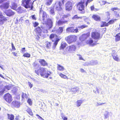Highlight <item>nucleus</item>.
I'll list each match as a JSON object with an SVG mask.
<instances>
[{"mask_svg": "<svg viewBox=\"0 0 120 120\" xmlns=\"http://www.w3.org/2000/svg\"><path fill=\"white\" fill-rule=\"evenodd\" d=\"M35 71L38 75H39L40 74L42 76L46 78H47L51 73L50 72L48 71L46 68H40L39 69L35 70Z\"/></svg>", "mask_w": 120, "mask_h": 120, "instance_id": "f257e3e1", "label": "nucleus"}, {"mask_svg": "<svg viewBox=\"0 0 120 120\" xmlns=\"http://www.w3.org/2000/svg\"><path fill=\"white\" fill-rule=\"evenodd\" d=\"M52 22L50 19L47 20V22L46 23V26L43 27H42L43 34L44 33H47L48 32V30L50 29L52 27Z\"/></svg>", "mask_w": 120, "mask_h": 120, "instance_id": "f03ea898", "label": "nucleus"}, {"mask_svg": "<svg viewBox=\"0 0 120 120\" xmlns=\"http://www.w3.org/2000/svg\"><path fill=\"white\" fill-rule=\"evenodd\" d=\"M34 1L32 0H23L22 1L23 6L26 8H31L32 9L33 8L32 5Z\"/></svg>", "mask_w": 120, "mask_h": 120, "instance_id": "7ed1b4c3", "label": "nucleus"}, {"mask_svg": "<svg viewBox=\"0 0 120 120\" xmlns=\"http://www.w3.org/2000/svg\"><path fill=\"white\" fill-rule=\"evenodd\" d=\"M35 31L38 34L37 35V38H40V36H41V38H44L45 36L44 34H43V33L41 32V30L40 27L38 26L37 27L35 30Z\"/></svg>", "mask_w": 120, "mask_h": 120, "instance_id": "20e7f679", "label": "nucleus"}, {"mask_svg": "<svg viewBox=\"0 0 120 120\" xmlns=\"http://www.w3.org/2000/svg\"><path fill=\"white\" fill-rule=\"evenodd\" d=\"M77 39V37L75 35H71L68 36L67 38V41L69 44L75 41Z\"/></svg>", "mask_w": 120, "mask_h": 120, "instance_id": "39448f33", "label": "nucleus"}, {"mask_svg": "<svg viewBox=\"0 0 120 120\" xmlns=\"http://www.w3.org/2000/svg\"><path fill=\"white\" fill-rule=\"evenodd\" d=\"M84 3L83 1H81L78 3L77 5L78 9L80 11H82L81 13H84L85 12L84 11V6L83 5Z\"/></svg>", "mask_w": 120, "mask_h": 120, "instance_id": "423d86ee", "label": "nucleus"}, {"mask_svg": "<svg viewBox=\"0 0 120 120\" xmlns=\"http://www.w3.org/2000/svg\"><path fill=\"white\" fill-rule=\"evenodd\" d=\"M40 15L41 16H42V19L43 21H45V20H47H47L48 19L47 14L46 13L43 11H40Z\"/></svg>", "mask_w": 120, "mask_h": 120, "instance_id": "0eeeda50", "label": "nucleus"}, {"mask_svg": "<svg viewBox=\"0 0 120 120\" xmlns=\"http://www.w3.org/2000/svg\"><path fill=\"white\" fill-rule=\"evenodd\" d=\"M4 99L8 103H10L12 101L11 97L10 94L9 93H7L4 96Z\"/></svg>", "mask_w": 120, "mask_h": 120, "instance_id": "6e6552de", "label": "nucleus"}, {"mask_svg": "<svg viewBox=\"0 0 120 120\" xmlns=\"http://www.w3.org/2000/svg\"><path fill=\"white\" fill-rule=\"evenodd\" d=\"M111 54L113 58L117 62L119 61H120L118 56L117 54L115 51V50H113Z\"/></svg>", "mask_w": 120, "mask_h": 120, "instance_id": "1a4fd4ad", "label": "nucleus"}, {"mask_svg": "<svg viewBox=\"0 0 120 120\" xmlns=\"http://www.w3.org/2000/svg\"><path fill=\"white\" fill-rule=\"evenodd\" d=\"M72 3L68 1L65 4V8L66 10L69 11L71 10L72 8Z\"/></svg>", "mask_w": 120, "mask_h": 120, "instance_id": "9d476101", "label": "nucleus"}, {"mask_svg": "<svg viewBox=\"0 0 120 120\" xmlns=\"http://www.w3.org/2000/svg\"><path fill=\"white\" fill-rule=\"evenodd\" d=\"M67 49L70 52L74 53L76 50V47L75 45H72L68 46Z\"/></svg>", "mask_w": 120, "mask_h": 120, "instance_id": "9b49d317", "label": "nucleus"}, {"mask_svg": "<svg viewBox=\"0 0 120 120\" xmlns=\"http://www.w3.org/2000/svg\"><path fill=\"white\" fill-rule=\"evenodd\" d=\"M91 36L94 39L98 40L100 39V34L98 32H93L92 33Z\"/></svg>", "mask_w": 120, "mask_h": 120, "instance_id": "f8f14e48", "label": "nucleus"}, {"mask_svg": "<svg viewBox=\"0 0 120 120\" xmlns=\"http://www.w3.org/2000/svg\"><path fill=\"white\" fill-rule=\"evenodd\" d=\"M116 20V19L112 20L107 23H106L105 22H103L102 25H101V27L108 26L110 24H112L113 23L114 21Z\"/></svg>", "mask_w": 120, "mask_h": 120, "instance_id": "ddd939ff", "label": "nucleus"}, {"mask_svg": "<svg viewBox=\"0 0 120 120\" xmlns=\"http://www.w3.org/2000/svg\"><path fill=\"white\" fill-rule=\"evenodd\" d=\"M55 5L56 7V9L58 11H60L62 10L61 6L62 5L60 2L55 3Z\"/></svg>", "mask_w": 120, "mask_h": 120, "instance_id": "4468645a", "label": "nucleus"}, {"mask_svg": "<svg viewBox=\"0 0 120 120\" xmlns=\"http://www.w3.org/2000/svg\"><path fill=\"white\" fill-rule=\"evenodd\" d=\"M4 12L7 16H9L13 15L15 14L14 12L11 9L5 10Z\"/></svg>", "mask_w": 120, "mask_h": 120, "instance_id": "2eb2a0df", "label": "nucleus"}, {"mask_svg": "<svg viewBox=\"0 0 120 120\" xmlns=\"http://www.w3.org/2000/svg\"><path fill=\"white\" fill-rule=\"evenodd\" d=\"M66 31L67 32L77 33L78 32V29L77 28L74 29L73 27H70L66 29Z\"/></svg>", "mask_w": 120, "mask_h": 120, "instance_id": "dca6fc26", "label": "nucleus"}, {"mask_svg": "<svg viewBox=\"0 0 120 120\" xmlns=\"http://www.w3.org/2000/svg\"><path fill=\"white\" fill-rule=\"evenodd\" d=\"M90 36L89 33H87L86 34H82V35L80 37V39L81 41H84L86 39L88 38Z\"/></svg>", "mask_w": 120, "mask_h": 120, "instance_id": "f3484780", "label": "nucleus"}, {"mask_svg": "<svg viewBox=\"0 0 120 120\" xmlns=\"http://www.w3.org/2000/svg\"><path fill=\"white\" fill-rule=\"evenodd\" d=\"M9 4L8 2L5 3L2 5H0V8L2 10L7 9L9 6Z\"/></svg>", "mask_w": 120, "mask_h": 120, "instance_id": "a211bd4d", "label": "nucleus"}, {"mask_svg": "<svg viewBox=\"0 0 120 120\" xmlns=\"http://www.w3.org/2000/svg\"><path fill=\"white\" fill-rule=\"evenodd\" d=\"M56 37L55 38V37H54V39H53L54 40L53 41H55V42L54 43L53 47H52V48L54 49L55 48L56 46L58 43V42L59 41V39L57 38V35H56Z\"/></svg>", "mask_w": 120, "mask_h": 120, "instance_id": "6ab92c4d", "label": "nucleus"}, {"mask_svg": "<svg viewBox=\"0 0 120 120\" xmlns=\"http://www.w3.org/2000/svg\"><path fill=\"white\" fill-rule=\"evenodd\" d=\"M68 21H62L61 20H59L58 21H56V24L59 26L62 25L64 24L67 23Z\"/></svg>", "mask_w": 120, "mask_h": 120, "instance_id": "aec40b11", "label": "nucleus"}, {"mask_svg": "<svg viewBox=\"0 0 120 120\" xmlns=\"http://www.w3.org/2000/svg\"><path fill=\"white\" fill-rule=\"evenodd\" d=\"M38 61L41 65L45 66L47 65L46 62L44 59H39V60Z\"/></svg>", "mask_w": 120, "mask_h": 120, "instance_id": "412c9836", "label": "nucleus"}, {"mask_svg": "<svg viewBox=\"0 0 120 120\" xmlns=\"http://www.w3.org/2000/svg\"><path fill=\"white\" fill-rule=\"evenodd\" d=\"M57 70L62 71H64L65 69L63 66L60 64H57Z\"/></svg>", "mask_w": 120, "mask_h": 120, "instance_id": "4be33fe9", "label": "nucleus"}, {"mask_svg": "<svg viewBox=\"0 0 120 120\" xmlns=\"http://www.w3.org/2000/svg\"><path fill=\"white\" fill-rule=\"evenodd\" d=\"M63 27H60L56 31V32L59 34H60L62 33L63 30Z\"/></svg>", "mask_w": 120, "mask_h": 120, "instance_id": "5701e85b", "label": "nucleus"}, {"mask_svg": "<svg viewBox=\"0 0 120 120\" xmlns=\"http://www.w3.org/2000/svg\"><path fill=\"white\" fill-rule=\"evenodd\" d=\"M13 104L15 107L19 108L20 106V102L18 101H13L12 102Z\"/></svg>", "mask_w": 120, "mask_h": 120, "instance_id": "b1692460", "label": "nucleus"}, {"mask_svg": "<svg viewBox=\"0 0 120 120\" xmlns=\"http://www.w3.org/2000/svg\"><path fill=\"white\" fill-rule=\"evenodd\" d=\"M93 41L91 39H90L89 40H87V41L86 43L87 44H89L91 46H93L94 45L98 44V43H96L95 44L93 43Z\"/></svg>", "mask_w": 120, "mask_h": 120, "instance_id": "393cba45", "label": "nucleus"}, {"mask_svg": "<svg viewBox=\"0 0 120 120\" xmlns=\"http://www.w3.org/2000/svg\"><path fill=\"white\" fill-rule=\"evenodd\" d=\"M26 111L31 116H32L33 114L31 110L29 107H27L26 108Z\"/></svg>", "mask_w": 120, "mask_h": 120, "instance_id": "a878e982", "label": "nucleus"}, {"mask_svg": "<svg viewBox=\"0 0 120 120\" xmlns=\"http://www.w3.org/2000/svg\"><path fill=\"white\" fill-rule=\"evenodd\" d=\"M22 100H25L27 99L28 95L26 94L22 93Z\"/></svg>", "mask_w": 120, "mask_h": 120, "instance_id": "bb28decb", "label": "nucleus"}, {"mask_svg": "<svg viewBox=\"0 0 120 120\" xmlns=\"http://www.w3.org/2000/svg\"><path fill=\"white\" fill-rule=\"evenodd\" d=\"M8 118L10 120H14V116L12 114H7Z\"/></svg>", "mask_w": 120, "mask_h": 120, "instance_id": "cd10ccee", "label": "nucleus"}, {"mask_svg": "<svg viewBox=\"0 0 120 120\" xmlns=\"http://www.w3.org/2000/svg\"><path fill=\"white\" fill-rule=\"evenodd\" d=\"M17 6L16 4L14 3H12L11 5V8L12 9L16 10V8Z\"/></svg>", "mask_w": 120, "mask_h": 120, "instance_id": "c85d7f7f", "label": "nucleus"}, {"mask_svg": "<svg viewBox=\"0 0 120 120\" xmlns=\"http://www.w3.org/2000/svg\"><path fill=\"white\" fill-rule=\"evenodd\" d=\"M95 20L97 21L100 20V17L98 15H94L92 17Z\"/></svg>", "mask_w": 120, "mask_h": 120, "instance_id": "c756f323", "label": "nucleus"}, {"mask_svg": "<svg viewBox=\"0 0 120 120\" xmlns=\"http://www.w3.org/2000/svg\"><path fill=\"white\" fill-rule=\"evenodd\" d=\"M79 88L77 87L75 88H72L71 89V90L74 93H75L77 91H79Z\"/></svg>", "mask_w": 120, "mask_h": 120, "instance_id": "7c9ffc66", "label": "nucleus"}, {"mask_svg": "<svg viewBox=\"0 0 120 120\" xmlns=\"http://www.w3.org/2000/svg\"><path fill=\"white\" fill-rule=\"evenodd\" d=\"M82 100H78L76 102L77 106L78 107L80 106L82 103Z\"/></svg>", "mask_w": 120, "mask_h": 120, "instance_id": "2f4dec72", "label": "nucleus"}, {"mask_svg": "<svg viewBox=\"0 0 120 120\" xmlns=\"http://www.w3.org/2000/svg\"><path fill=\"white\" fill-rule=\"evenodd\" d=\"M110 113L111 112H109L108 111H106L105 112V113L104 114V118L106 119L109 117V115Z\"/></svg>", "mask_w": 120, "mask_h": 120, "instance_id": "473e14b6", "label": "nucleus"}, {"mask_svg": "<svg viewBox=\"0 0 120 120\" xmlns=\"http://www.w3.org/2000/svg\"><path fill=\"white\" fill-rule=\"evenodd\" d=\"M119 33L117 34L115 36V39L116 41H117L120 40V36L119 35Z\"/></svg>", "mask_w": 120, "mask_h": 120, "instance_id": "72a5a7b5", "label": "nucleus"}, {"mask_svg": "<svg viewBox=\"0 0 120 120\" xmlns=\"http://www.w3.org/2000/svg\"><path fill=\"white\" fill-rule=\"evenodd\" d=\"M21 8V7H19L16 10L19 13H22L23 11V10Z\"/></svg>", "mask_w": 120, "mask_h": 120, "instance_id": "f704fd0d", "label": "nucleus"}, {"mask_svg": "<svg viewBox=\"0 0 120 120\" xmlns=\"http://www.w3.org/2000/svg\"><path fill=\"white\" fill-rule=\"evenodd\" d=\"M91 65H94L97 64L98 63V62L96 60H92L90 62Z\"/></svg>", "mask_w": 120, "mask_h": 120, "instance_id": "c9c22d12", "label": "nucleus"}, {"mask_svg": "<svg viewBox=\"0 0 120 120\" xmlns=\"http://www.w3.org/2000/svg\"><path fill=\"white\" fill-rule=\"evenodd\" d=\"M60 76L62 78L64 79H68V77L66 75L63 74L61 73H60L59 74Z\"/></svg>", "mask_w": 120, "mask_h": 120, "instance_id": "e433bc0d", "label": "nucleus"}, {"mask_svg": "<svg viewBox=\"0 0 120 120\" xmlns=\"http://www.w3.org/2000/svg\"><path fill=\"white\" fill-rule=\"evenodd\" d=\"M53 0H46L45 2V4L47 6H49L50 5Z\"/></svg>", "mask_w": 120, "mask_h": 120, "instance_id": "4c0bfd02", "label": "nucleus"}, {"mask_svg": "<svg viewBox=\"0 0 120 120\" xmlns=\"http://www.w3.org/2000/svg\"><path fill=\"white\" fill-rule=\"evenodd\" d=\"M67 44H66L64 42H62L60 46V48L62 49H64L66 46Z\"/></svg>", "mask_w": 120, "mask_h": 120, "instance_id": "58836bf2", "label": "nucleus"}, {"mask_svg": "<svg viewBox=\"0 0 120 120\" xmlns=\"http://www.w3.org/2000/svg\"><path fill=\"white\" fill-rule=\"evenodd\" d=\"M55 37V38L56 37V34H51L50 36V38L52 40V41H54V40H53V39H54V37Z\"/></svg>", "mask_w": 120, "mask_h": 120, "instance_id": "ea45409f", "label": "nucleus"}, {"mask_svg": "<svg viewBox=\"0 0 120 120\" xmlns=\"http://www.w3.org/2000/svg\"><path fill=\"white\" fill-rule=\"evenodd\" d=\"M51 43L49 42H47L46 44V47L48 48H50L51 47Z\"/></svg>", "mask_w": 120, "mask_h": 120, "instance_id": "a19ab883", "label": "nucleus"}, {"mask_svg": "<svg viewBox=\"0 0 120 120\" xmlns=\"http://www.w3.org/2000/svg\"><path fill=\"white\" fill-rule=\"evenodd\" d=\"M11 85H9L8 86H5L4 87V89L5 90V89H7V90H9L10 89L11 87Z\"/></svg>", "mask_w": 120, "mask_h": 120, "instance_id": "79ce46f5", "label": "nucleus"}, {"mask_svg": "<svg viewBox=\"0 0 120 120\" xmlns=\"http://www.w3.org/2000/svg\"><path fill=\"white\" fill-rule=\"evenodd\" d=\"M30 54L27 52L25 53L23 55V56L24 57H30Z\"/></svg>", "mask_w": 120, "mask_h": 120, "instance_id": "37998d69", "label": "nucleus"}, {"mask_svg": "<svg viewBox=\"0 0 120 120\" xmlns=\"http://www.w3.org/2000/svg\"><path fill=\"white\" fill-rule=\"evenodd\" d=\"M82 18V17H78L77 15H76L74 16L72 18V19H81Z\"/></svg>", "mask_w": 120, "mask_h": 120, "instance_id": "c03bdc74", "label": "nucleus"}, {"mask_svg": "<svg viewBox=\"0 0 120 120\" xmlns=\"http://www.w3.org/2000/svg\"><path fill=\"white\" fill-rule=\"evenodd\" d=\"M50 13L54 15V9L52 7L50 8Z\"/></svg>", "mask_w": 120, "mask_h": 120, "instance_id": "a18cd8bd", "label": "nucleus"}, {"mask_svg": "<svg viewBox=\"0 0 120 120\" xmlns=\"http://www.w3.org/2000/svg\"><path fill=\"white\" fill-rule=\"evenodd\" d=\"M114 14H115V16L116 18H118L120 17L119 14L117 13V12L116 11H114Z\"/></svg>", "mask_w": 120, "mask_h": 120, "instance_id": "49530a36", "label": "nucleus"}, {"mask_svg": "<svg viewBox=\"0 0 120 120\" xmlns=\"http://www.w3.org/2000/svg\"><path fill=\"white\" fill-rule=\"evenodd\" d=\"M111 11H114L115 10H119V9L117 7H115L114 8H111Z\"/></svg>", "mask_w": 120, "mask_h": 120, "instance_id": "de8ad7c7", "label": "nucleus"}, {"mask_svg": "<svg viewBox=\"0 0 120 120\" xmlns=\"http://www.w3.org/2000/svg\"><path fill=\"white\" fill-rule=\"evenodd\" d=\"M91 11L94 10V11H98L99 10V9H98L94 8V7L93 6H91Z\"/></svg>", "mask_w": 120, "mask_h": 120, "instance_id": "09e8293b", "label": "nucleus"}, {"mask_svg": "<svg viewBox=\"0 0 120 120\" xmlns=\"http://www.w3.org/2000/svg\"><path fill=\"white\" fill-rule=\"evenodd\" d=\"M106 103H98V102H97V104L96 105L97 106H100V105H103L104 104Z\"/></svg>", "mask_w": 120, "mask_h": 120, "instance_id": "8fccbe9b", "label": "nucleus"}, {"mask_svg": "<svg viewBox=\"0 0 120 120\" xmlns=\"http://www.w3.org/2000/svg\"><path fill=\"white\" fill-rule=\"evenodd\" d=\"M90 64V63L88 62H86L83 64V65L84 66H88L89 65H91Z\"/></svg>", "mask_w": 120, "mask_h": 120, "instance_id": "3c124183", "label": "nucleus"}, {"mask_svg": "<svg viewBox=\"0 0 120 120\" xmlns=\"http://www.w3.org/2000/svg\"><path fill=\"white\" fill-rule=\"evenodd\" d=\"M27 102L30 105H31L32 104V101H31V100L30 99H28L27 100Z\"/></svg>", "mask_w": 120, "mask_h": 120, "instance_id": "603ef678", "label": "nucleus"}, {"mask_svg": "<svg viewBox=\"0 0 120 120\" xmlns=\"http://www.w3.org/2000/svg\"><path fill=\"white\" fill-rule=\"evenodd\" d=\"M93 92L95 94L99 93L97 87H96V90H94Z\"/></svg>", "mask_w": 120, "mask_h": 120, "instance_id": "864d4df0", "label": "nucleus"}, {"mask_svg": "<svg viewBox=\"0 0 120 120\" xmlns=\"http://www.w3.org/2000/svg\"><path fill=\"white\" fill-rule=\"evenodd\" d=\"M77 55L79 56V58L80 60H84V59H83V58L82 57L81 55L79 54H78Z\"/></svg>", "mask_w": 120, "mask_h": 120, "instance_id": "5fc2aeb1", "label": "nucleus"}, {"mask_svg": "<svg viewBox=\"0 0 120 120\" xmlns=\"http://www.w3.org/2000/svg\"><path fill=\"white\" fill-rule=\"evenodd\" d=\"M11 46H12V49L13 50H14L15 51L16 50L14 46V45L13 44V43L12 42L11 43Z\"/></svg>", "mask_w": 120, "mask_h": 120, "instance_id": "6e6d98bb", "label": "nucleus"}, {"mask_svg": "<svg viewBox=\"0 0 120 120\" xmlns=\"http://www.w3.org/2000/svg\"><path fill=\"white\" fill-rule=\"evenodd\" d=\"M106 3L105 1H101V5H103L105 4Z\"/></svg>", "mask_w": 120, "mask_h": 120, "instance_id": "4d7b16f0", "label": "nucleus"}, {"mask_svg": "<svg viewBox=\"0 0 120 120\" xmlns=\"http://www.w3.org/2000/svg\"><path fill=\"white\" fill-rule=\"evenodd\" d=\"M5 91V90L3 89L2 91H0V95L3 94V93Z\"/></svg>", "mask_w": 120, "mask_h": 120, "instance_id": "13d9d810", "label": "nucleus"}, {"mask_svg": "<svg viewBox=\"0 0 120 120\" xmlns=\"http://www.w3.org/2000/svg\"><path fill=\"white\" fill-rule=\"evenodd\" d=\"M87 26L86 25H83L82 26H79V27H80V28H81V29H82L84 28H85L86 27H87Z\"/></svg>", "mask_w": 120, "mask_h": 120, "instance_id": "bf43d9fd", "label": "nucleus"}, {"mask_svg": "<svg viewBox=\"0 0 120 120\" xmlns=\"http://www.w3.org/2000/svg\"><path fill=\"white\" fill-rule=\"evenodd\" d=\"M28 84L29 86L30 87V88H31L33 86V85L31 84V83L30 82H28Z\"/></svg>", "mask_w": 120, "mask_h": 120, "instance_id": "052dcab7", "label": "nucleus"}, {"mask_svg": "<svg viewBox=\"0 0 120 120\" xmlns=\"http://www.w3.org/2000/svg\"><path fill=\"white\" fill-rule=\"evenodd\" d=\"M93 0H87V1L86 4V6L88 4V3H90V2L92 1Z\"/></svg>", "mask_w": 120, "mask_h": 120, "instance_id": "680f3d73", "label": "nucleus"}, {"mask_svg": "<svg viewBox=\"0 0 120 120\" xmlns=\"http://www.w3.org/2000/svg\"><path fill=\"white\" fill-rule=\"evenodd\" d=\"M36 115L38 116V118L40 119V120H44L41 117L39 116L38 115Z\"/></svg>", "mask_w": 120, "mask_h": 120, "instance_id": "e2e57ef3", "label": "nucleus"}, {"mask_svg": "<svg viewBox=\"0 0 120 120\" xmlns=\"http://www.w3.org/2000/svg\"><path fill=\"white\" fill-rule=\"evenodd\" d=\"M38 25V23L37 22H35L34 24V27H36Z\"/></svg>", "mask_w": 120, "mask_h": 120, "instance_id": "0e129e2a", "label": "nucleus"}, {"mask_svg": "<svg viewBox=\"0 0 120 120\" xmlns=\"http://www.w3.org/2000/svg\"><path fill=\"white\" fill-rule=\"evenodd\" d=\"M62 117L63 119L64 120H67L68 119L67 117L65 116H62Z\"/></svg>", "mask_w": 120, "mask_h": 120, "instance_id": "69168bd1", "label": "nucleus"}, {"mask_svg": "<svg viewBox=\"0 0 120 120\" xmlns=\"http://www.w3.org/2000/svg\"><path fill=\"white\" fill-rule=\"evenodd\" d=\"M105 14L107 16H109L110 15V14L109 12L108 11L106 12L105 13Z\"/></svg>", "mask_w": 120, "mask_h": 120, "instance_id": "338daca9", "label": "nucleus"}, {"mask_svg": "<svg viewBox=\"0 0 120 120\" xmlns=\"http://www.w3.org/2000/svg\"><path fill=\"white\" fill-rule=\"evenodd\" d=\"M25 48H22L21 49V51L22 52H24L25 51Z\"/></svg>", "mask_w": 120, "mask_h": 120, "instance_id": "774afa93", "label": "nucleus"}]
</instances>
